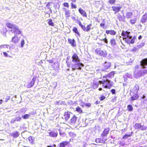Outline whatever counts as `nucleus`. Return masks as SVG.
<instances>
[{
  "instance_id": "f257e3e1",
  "label": "nucleus",
  "mask_w": 147,
  "mask_h": 147,
  "mask_svg": "<svg viewBox=\"0 0 147 147\" xmlns=\"http://www.w3.org/2000/svg\"><path fill=\"white\" fill-rule=\"evenodd\" d=\"M71 59L72 61L75 63L72 64L71 61L67 59L66 63L67 67H69L71 65V67L73 70L81 69V67L83 65L82 63L80 62V58L78 55L76 53H74L71 57Z\"/></svg>"
},
{
  "instance_id": "f03ea898",
  "label": "nucleus",
  "mask_w": 147,
  "mask_h": 147,
  "mask_svg": "<svg viewBox=\"0 0 147 147\" xmlns=\"http://www.w3.org/2000/svg\"><path fill=\"white\" fill-rule=\"evenodd\" d=\"M112 82H111L110 80L106 79H102L101 81H99V84H102L103 87L104 88L110 89L113 86Z\"/></svg>"
},
{
  "instance_id": "7ed1b4c3",
  "label": "nucleus",
  "mask_w": 147,
  "mask_h": 147,
  "mask_svg": "<svg viewBox=\"0 0 147 147\" xmlns=\"http://www.w3.org/2000/svg\"><path fill=\"white\" fill-rule=\"evenodd\" d=\"M95 52L96 54L104 57H106L107 56L106 51L102 50L100 48H97L95 50Z\"/></svg>"
},
{
  "instance_id": "20e7f679",
  "label": "nucleus",
  "mask_w": 147,
  "mask_h": 147,
  "mask_svg": "<svg viewBox=\"0 0 147 147\" xmlns=\"http://www.w3.org/2000/svg\"><path fill=\"white\" fill-rule=\"evenodd\" d=\"M78 24L79 26L81 27V28L83 30V31L85 32H89L91 29L93 28H91V26L92 25V24H89L88 25L86 26V28L84 25H83L81 23V22L79 20L78 21Z\"/></svg>"
},
{
  "instance_id": "39448f33",
  "label": "nucleus",
  "mask_w": 147,
  "mask_h": 147,
  "mask_svg": "<svg viewBox=\"0 0 147 147\" xmlns=\"http://www.w3.org/2000/svg\"><path fill=\"white\" fill-rule=\"evenodd\" d=\"M136 39V36H134L132 38V36L130 34L127 36V38L125 39V41L129 45L130 44H133L135 42Z\"/></svg>"
},
{
  "instance_id": "423d86ee",
  "label": "nucleus",
  "mask_w": 147,
  "mask_h": 147,
  "mask_svg": "<svg viewBox=\"0 0 147 147\" xmlns=\"http://www.w3.org/2000/svg\"><path fill=\"white\" fill-rule=\"evenodd\" d=\"M134 128L136 129L141 130V131H144L146 129L147 127L144 126L143 125H142L140 123H135L133 126Z\"/></svg>"
},
{
  "instance_id": "0eeeda50",
  "label": "nucleus",
  "mask_w": 147,
  "mask_h": 147,
  "mask_svg": "<svg viewBox=\"0 0 147 147\" xmlns=\"http://www.w3.org/2000/svg\"><path fill=\"white\" fill-rule=\"evenodd\" d=\"M12 33L16 34H20L22 33V32L20 29L19 27L16 25L10 30Z\"/></svg>"
},
{
  "instance_id": "6e6552de",
  "label": "nucleus",
  "mask_w": 147,
  "mask_h": 147,
  "mask_svg": "<svg viewBox=\"0 0 147 147\" xmlns=\"http://www.w3.org/2000/svg\"><path fill=\"white\" fill-rule=\"evenodd\" d=\"M12 33L16 34H20L22 33V32L20 29L19 27L16 25L10 30Z\"/></svg>"
},
{
  "instance_id": "1a4fd4ad",
  "label": "nucleus",
  "mask_w": 147,
  "mask_h": 147,
  "mask_svg": "<svg viewBox=\"0 0 147 147\" xmlns=\"http://www.w3.org/2000/svg\"><path fill=\"white\" fill-rule=\"evenodd\" d=\"M77 119L76 116L75 115H74L69 121V124L70 125L74 126L76 122Z\"/></svg>"
},
{
  "instance_id": "9d476101",
  "label": "nucleus",
  "mask_w": 147,
  "mask_h": 147,
  "mask_svg": "<svg viewBox=\"0 0 147 147\" xmlns=\"http://www.w3.org/2000/svg\"><path fill=\"white\" fill-rule=\"evenodd\" d=\"M70 113H71L69 111H67L65 112L62 117V119L65 120V121H67L70 117Z\"/></svg>"
},
{
  "instance_id": "9b49d317",
  "label": "nucleus",
  "mask_w": 147,
  "mask_h": 147,
  "mask_svg": "<svg viewBox=\"0 0 147 147\" xmlns=\"http://www.w3.org/2000/svg\"><path fill=\"white\" fill-rule=\"evenodd\" d=\"M110 129L109 127L105 128L101 134V136L102 137L107 136L109 131Z\"/></svg>"
},
{
  "instance_id": "f8f14e48",
  "label": "nucleus",
  "mask_w": 147,
  "mask_h": 147,
  "mask_svg": "<svg viewBox=\"0 0 147 147\" xmlns=\"http://www.w3.org/2000/svg\"><path fill=\"white\" fill-rule=\"evenodd\" d=\"M36 81V77H34L31 81L28 83L27 85V88H30L32 87L34 85V83Z\"/></svg>"
},
{
  "instance_id": "ddd939ff",
  "label": "nucleus",
  "mask_w": 147,
  "mask_h": 147,
  "mask_svg": "<svg viewBox=\"0 0 147 147\" xmlns=\"http://www.w3.org/2000/svg\"><path fill=\"white\" fill-rule=\"evenodd\" d=\"M147 22V12L142 17L140 22L143 24H144Z\"/></svg>"
},
{
  "instance_id": "4468645a",
  "label": "nucleus",
  "mask_w": 147,
  "mask_h": 147,
  "mask_svg": "<svg viewBox=\"0 0 147 147\" xmlns=\"http://www.w3.org/2000/svg\"><path fill=\"white\" fill-rule=\"evenodd\" d=\"M132 94L131 95V100H137L139 98V96L138 94V93H131Z\"/></svg>"
},
{
  "instance_id": "2eb2a0df",
  "label": "nucleus",
  "mask_w": 147,
  "mask_h": 147,
  "mask_svg": "<svg viewBox=\"0 0 147 147\" xmlns=\"http://www.w3.org/2000/svg\"><path fill=\"white\" fill-rule=\"evenodd\" d=\"M112 8L113 10L115 12L114 13H115L118 12L120 11L121 7L113 6H112Z\"/></svg>"
},
{
  "instance_id": "dca6fc26",
  "label": "nucleus",
  "mask_w": 147,
  "mask_h": 147,
  "mask_svg": "<svg viewBox=\"0 0 147 147\" xmlns=\"http://www.w3.org/2000/svg\"><path fill=\"white\" fill-rule=\"evenodd\" d=\"M140 65L143 68L146 67L145 66L147 65V58L143 59L140 61Z\"/></svg>"
},
{
  "instance_id": "f3484780",
  "label": "nucleus",
  "mask_w": 147,
  "mask_h": 147,
  "mask_svg": "<svg viewBox=\"0 0 147 147\" xmlns=\"http://www.w3.org/2000/svg\"><path fill=\"white\" fill-rule=\"evenodd\" d=\"M70 144V142L69 141H64L61 142L59 143V147H65V146Z\"/></svg>"
},
{
  "instance_id": "a211bd4d",
  "label": "nucleus",
  "mask_w": 147,
  "mask_h": 147,
  "mask_svg": "<svg viewBox=\"0 0 147 147\" xmlns=\"http://www.w3.org/2000/svg\"><path fill=\"white\" fill-rule=\"evenodd\" d=\"M115 74V73L114 71H111L109 73L107 74V75L103 76L102 77V78H107V77L109 78L113 77L114 76Z\"/></svg>"
},
{
  "instance_id": "6ab92c4d",
  "label": "nucleus",
  "mask_w": 147,
  "mask_h": 147,
  "mask_svg": "<svg viewBox=\"0 0 147 147\" xmlns=\"http://www.w3.org/2000/svg\"><path fill=\"white\" fill-rule=\"evenodd\" d=\"M130 32L127 31H123L121 33V35L123 36V39L127 38V36L130 34Z\"/></svg>"
},
{
  "instance_id": "aec40b11",
  "label": "nucleus",
  "mask_w": 147,
  "mask_h": 147,
  "mask_svg": "<svg viewBox=\"0 0 147 147\" xmlns=\"http://www.w3.org/2000/svg\"><path fill=\"white\" fill-rule=\"evenodd\" d=\"M78 10L80 13L83 16L86 18L87 17V15L86 12L81 8H79Z\"/></svg>"
},
{
  "instance_id": "412c9836",
  "label": "nucleus",
  "mask_w": 147,
  "mask_h": 147,
  "mask_svg": "<svg viewBox=\"0 0 147 147\" xmlns=\"http://www.w3.org/2000/svg\"><path fill=\"white\" fill-rule=\"evenodd\" d=\"M105 33L107 34H110L111 35H115L116 34V32L113 30H107L105 31Z\"/></svg>"
},
{
  "instance_id": "4be33fe9",
  "label": "nucleus",
  "mask_w": 147,
  "mask_h": 147,
  "mask_svg": "<svg viewBox=\"0 0 147 147\" xmlns=\"http://www.w3.org/2000/svg\"><path fill=\"white\" fill-rule=\"evenodd\" d=\"M68 41L71 45L73 47H75L76 46V42L75 40L73 39L69 38L68 39Z\"/></svg>"
},
{
  "instance_id": "5701e85b",
  "label": "nucleus",
  "mask_w": 147,
  "mask_h": 147,
  "mask_svg": "<svg viewBox=\"0 0 147 147\" xmlns=\"http://www.w3.org/2000/svg\"><path fill=\"white\" fill-rule=\"evenodd\" d=\"M63 9L65 11V16L66 18H68L70 16V11L69 10L65 8H63Z\"/></svg>"
},
{
  "instance_id": "b1692460",
  "label": "nucleus",
  "mask_w": 147,
  "mask_h": 147,
  "mask_svg": "<svg viewBox=\"0 0 147 147\" xmlns=\"http://www.w3.org/2000/svg\"><path fill=\"white\" fill-rule=\"evenodd\" d=\"M139 88V86L138 85H136L132 90L131 93H138Z\"/></svg>"
},
{
  "instance_id": "393cba45",
  "label": "nucleus",
  "mask_w": 147,
  "mask_h": 147,
  "mask_svg": "<svg viewBox=\"0 0 147 147\" xmlns=\"http://www.w3.org/2000/svg\"><path fill=\"white\" fill-rule=\"evenodd\" d=\"M71 2L70 3L71 7V9H76L77 8L76 5L74 4L73 3L76 2V0H71Z\"/></svg>"
},
{
  "instance_id": "a878e982",
  "label": "nucleus",
  "mask_w": 147,
  "mask_h": 147,
  "mask_svg": "<svg viewBox=\"0 0 147 147\" xmlns=\"http://www.w3.org/2000/svg\"><path fill=\"white\" fill-rule=\"evenodd\" d=\"M10 135L14 138H17L19 136V132L17 131L13 132Z\"/></svg>"
},
{
  "instance_id": "bb28decb",
  "label": "nucleus",
  "mask_w": 147,
  "mask_h": 147,
  "mask_svg": "<svg viewBox=\"0 0 147 147\" xmlns=\"http://www.w3.org/2000/svg\"><path fill=\"white\" fill-rule=\"evenodd\" d=\"M105 140L101 139L100 138H96L95 140L96 142L98 143H101L104 144L105 143Z\"/></svg>"
},
{
  "instance_id": "cd10ccee",
  "label": "nucleus",
  "mask_w": 147,
  "mask_h": 147,
  "mask_svg": "<svg viewBox=\"0 0 147 147\" xmlns=\"http://www.w3.org/2000/svg\"><path fill=\"white\" fill-rule=\"evenodd\" d=\"M110 43L111 45H115L116 44V39L114 38H111L110 40Z\"/></svg>"
},
{
  "instance_id": "c85d7f7f",
  "label": "nucleus",
  "mask_w": 147,
  "mask_h": 147,
  "mask_svg": "<svg viewBox=\"0 0 147 147\" xmlns=\"http://www.w3.org/2000/svg\"><path fill=\"white\" fill-rule=\"evenodd\" d=\"M19 40V38L16 36L13 37L11 41L14 43H16L18 42Z\"/></svg>"
},
{
  "instance_id": "c756f323",
  "label": "nucleus",
  "mask_w": 147,
  "mask_h": 147,
  "mask_svg": "<svg viewBox=\"0 0 147 147\" xmlns=\"http://www.w3.org/2000/svg\"><path fill=\"white\" fill-rule=\"evenodd\" d=\"M98 82L95 81L93 82L92 86V87L93 89H96L99 86Z\"/></svg>"
},
{
  "instance_id": "7c9ffc66",
  "label": "nucleus",
  "mask_w": 147,
  "mask_h": 147,
  "mask_svg": "<svg viewBox=\"0 0 147 147\" xmlns=\"http://www.w3.org/2000/svg\"><path fill=\"white\" fill-rule=\"evenodd\" d=\"M137 21V18H134L131 19L129 20V22L132 25L135 24Z\"/></svg>"
},
{
  "instance_id": "2f4dec72",
  "label": "nucleus",
  "mask_w": 147,
  "mask_h": 147,
  "mask_svg": "<svg viewBox=\"0 0 147 147\" xmlns=\"http://www.w3.org/2000/svg\"><path fill=\"white\" fill-rule=\"evenodd\" d=\"M103 66L105 69H108L111 66V63L109 62H105L104 63Z\"/></svg>"
},
{
  "instance_id": "473e14b6",
  "label": "nucleus",
  "mask_w": 147,
  "mask_h": 147,
  "mask_svg": "<svg viewBox=\"0 0 147 147\" xmlns=\"http://www.w3.org/2000/svg\"><path fill=\"white\" fill-rule=\"evenodd\" d=\"M6 25L8 28L11 29L12 28H14V27L16 25L10 23L8 22L6 24Z\"/></svg>"
},
{
  "instance_id": "72a5a7b5",
  "label": "nucleus",
  "mask_w": 147,
  "mask_h": 147,
  "mask_svg": "<svg viewBox=\"0 0 147 147\" xmlns=\"http://www.w3.org/2000/svg\"><path fill=\"white\" fill-rule=\"evenodd\" d=\"M72 31L75 33H76L78 36H80V34L79 32L77 27H74Z\"/></svg>"
},
{
  "instance_id": "f704fd0d",
  "label": "nucleus",
  "mask_w": 147,
  "mask_h": 147,
  "mask_svg": "<svg viewBox=\"0 0 147 147\" xmlns=\"http://www.w3.org/2000/svg\"><path fill=\"white\" fill-rule=\"evenodd\" d=\"M133 15V13L131 12H127L126 13V17L127 19L131 18Z\"/></svg>"
},
{
  "instance_id": "c9c22d12",
  "label": "nucleus",
  "mask_w": 147,
  "mask_h": 147,
  "mask_svg": "<svg viewBox=\"0 0 147 147\" xmlns=\"http://www.w3.org/2000/svg\"><path fill=\"white\" fill-rule=\"evenodd\" d=\"M49 136L52 137H56L57 136V133L53 131H51L49 133Z\"/></svg>"
},
{
  "instance_id": "e433bc0d",
  "label": "nucleus",
  "mask_w": 147,
  "mask_h": 147,
  "mask_svg": "<svg viewBox=\"0 0 147 147\" xmlns=\"http://www.w3.org/2000/svg\"><path fill=\"white\" fill-rule=\"evenodd\" d=\"M133 131H131V134H129L127 135V134H125L124 136H123L122 138L123 139H125L127 138L128 137H129L131 136L133 134Z\"/></svg>"
},
{
  "instance_id": "4c0bfd02",
  "label": "nucleus",
  "mask_w": 147,
  "mask_h": 147,
  "mask_svg": "<svg viewBox=\"0 0 147 147\" xmlns=\"http://www.w3.org/2000/svg\"><path fill=\"white\" fill-rule=\"evenodd\" d=\"M49 25L52 26H54V24L51 19H49L47 20Z\"/></svg>"
},
{
  "instance_id": "58836bf2",
  "label": "nucleus",
  "mask_w": 147,
  "mask_h": 147,
  "mask_svg": "<svg viewBox=\"0 0 147 147\" xmlns=\"http://www.w3.org/2000/svg\"><path fill=\"white\" fill-rule=\"evenodd\" d=\"M127 110L129 112L132 111L133 110L132 106L131 105H128L127 106Z\"/></svg>"
},
{
  "instance_id": "ea45409f",
  "label": "nucleus",
  "mask_w": 147,
  "mask_h": 147,
  "mask_svg": "<svg viewBox=\"0 0 147 147\" xmlns=\"http://www.w3.org/2000/svg\"><path fill=\"white\" fill-rule=\"evenodd\" d=\"M76 111L78 112H79L80 113H83V111L82 109L79 107H76Z\"/></svg>"
},
{
  "instance_id": "a19ab883",
  "label": "nucleus",
  "mask_w": 147,
  "mask_h": 147,
  "mask_svg": "<svg viewBox=\"0 0 147 147\" xmlns=\"http://www.w3.org/2000/svg\"><path fill=\"white\" fill-rule=\"evenodd\" d=\"M116 1V0H109L108 2L110 5L115 4Z\"/></svg>"
},
{
  "instance_id": "79ce46f5",
  "label": "nucleus",
  "mask_w": 147,
  "mask_h": 147,
  "mask_svg": "<svg viewBox=\"0 0 147 147\" xmlns=\"http://www.w3.org/2000/svg\"><path fill=\"white\" fill-rule=\"evenodd\" d=\"M118 19L120 21H122L123 20V17L120 14L117 16Z\"/></svg>"
},
{
  "instance_id": "37998d69",
  "label": "nucleus",
  "mask_w": 147,
  "mask_h": 147,
  "mask_svg": "<svg viewBox=\"0 0 147 147\" xmlns=\"http://www.w3.org/2000/svg\"><path fill=\"white\" fill-rule=\"evenodd\" d=\"M63 5L64 7H66L67 8H68L69 7V5L68 2H64L63 3Z\"/></svg>"
},
{
  "instance_id": "c03bdc74",
  "label": "nucleus",
  "mask_w": 147,
  "mask_h": 147,
  "mask_svg": "<svg viewBox=\"0 0 147 147\" xmlns=\"http://www.w3.org/2000/svg\"><path fill=\"white\" fill-rule=\"evenodd\" d=\"M9 46L8 45H0V47L1 48H8V47Z\"/></svg>"
},
{
  "instance_id": "a18cd8bd",
  "label": "nucleus",
  "mask_w": 147,
  "mask_h": 147,
  "mask_svg": "<svg viewBox=\"0 0 147 147\" xmlns=\"http://www.w3.org/2000/svg\"><path fill=\"white\" fill-rule=\"evenodd\" d=\"M29 117V114H26L22 116V117L24 119H26L28 118Z\"/></svg>"
},
{
  "instance_id": "49530a36",
  "label": "nucleus",
  "mask_w": 147,
  "mask_h": 147,
  "mask_svg": "<svg viewBox=\"0 0 147 147\" xmlns=\"http://www.w3.org/2000/svg\"><path fill=\"white\" fill-rule=\"evenodd\" d=\"M56 64V63H53V65H52L53 67V68L54 69H57L59 67L58 66L56 65H55Z\"/></svg>"
},
{
  "instance_id": "de8ad7c7",
  "label": "nucleus",
  "mask_w": 147,
  "mask_h": 147,
  "mask_svg": "<svg viewBox=\"0 0 147 147\" xmlns=\"http://www.w3.org/2000/svg\"><path fill=\"white\" fill-rule=\"evenodd\" d=\"M106 98V97L104 95H102L99 98V99L101 100L102 101L104 100Z\"/></svg>"
},
{
  "instance_id": "09e8293b",
  "label": "nucleus",
  "mask_w": 147,
  "mask_h": 147,
  "mask_svg": "<svg viewBox=\"0 0 147 147\" xmlns=\"http://www.w3.org/2000/svg\"><path fill=\"white\" fill-rule=\"evenodd\" d=\"M102 40L106 44H107L108 43V40L107 38V37H105V38L103 39Z\"/></svg>"
},
{
  "instance_id": "8fccbe9b",
  "label": "nucleus",
  "mask_w": 147,
  "mask_h": 147,
  "mask_svg": "<svg viewBox=\"0 0 147 147\" xmlns=\"http://www.w3.org/2000/svg\"><path fill=\"white\" fill-rule=\"evenodd\" d=\"M28 140L30 143H32L33 142V140L32 137L31 136H30L28 137Z\"/></svg>"
},
{
  "instance_id": "3c124183",
  "label": "nucleus",
  "mask_w": 147,
  "mask_h": 147,
  "mask_svg": "<svg viewBox=\"0 0 147 147\" xmlns=\"http://www.w3.org/2000/svg\"><path fill=\"white\" fill-rule=\"evenodd\" d=\"M111 92V93L113 94H115V89H113L111 90H110Z\"/></svg>"
},
{
  "instance_id": "603ef678",
  "label": "nucleus",
  "mask_w": 147,
  "mask_h": 147,
  "mask_svg": "<svg viewBox=\"0 0 147 147\" xmlns=\"http://www.w3.org/2000/svg\"><path fill=\"white\" fill-rule=\"evenodd\" d=\"M24 43L25 42L24 40V39L22 40L21 43V46L22 47H23Z\"/></svg>"
},
{
  "instance_id": "864d4df0",
  "label": "nucleus",
  "mask_w": 147,
  "mask_h": 147,
  "mask_svg": "<svg viewBox=\"0 0 147 147\" xmlns=\"http://www.w3.org/2000/svg\"><path fill=\"white\" fill-rule=\"evenodd\" d=\"M105 23H101L100 24V26L102 27L103 28H105Z\"/></svg>"
},
{
  "instance_id": "5fc2aeb1",
  "label": "nucleus",
  "mask_w": 147,
  "mask_h": 147,
  "mask_svg": "<svg viewBox=\"0 0 147 147\" xmlns=\"http://www.w3.org/2000/svg\"><path fill=\"white\" fill-rule=\"evenodd\" d=\"M10 96H7V98H6L5 102H7L10 99Z\"/></svg>"
},
{
  "instance_id": "6e6d98bb",
  "label": "nucleus",
  "mask_w": 147,
  "mask_h": 147,
  "mask_svg": "<svg viewBox=\"0 0 147 147\" xmlns=\"http://www.w3.org/2000/svg\"><path fill=\"white\" fill-rule=\"evenodd\" d=\"M3 53L4 56H5V57H7L8 56V54L6 52H3Z\"/></svg>"
},
{
  "instance_id": "4d7b16f0",
  "label": "nucleus",
  "mask_w": 147,
  "mask_h": 147,
  "mask_svg": "<svg viewBox=\"0 0 147 147\" xmlns=\"http://www.w3.org/2000/svg\"><path fill=\"white\" fill-rule=\"evenodd\" d=\"M16 121H20L21 120V117H17L16 118Z\"/></svg>"
},
{
  "instance_id": "13d9d810",
  "label": "nucleus",
  "mask_w": 147,
  "mask_h": 147,
  "mask_svg": "<svg viewBox=\"0 0 147 147\" xmlns=\"http://www.w3.org/2000/svg\"><path fill=\"white\" fill-rule=\"evenodd\" d=\"M72 19L74 20H76V18L75 16H72Z\"/></svg>"
},
{
  "instance_id": "bf43d9fd",
  "label": "nucleus",
  "mask_w": 147,
  "mask_h": 147,
  "mask_svg": "<svg viewBox=\"0 0 147 147\" xmlns=\"http://www.w3.org/2000/svg\"><path fill=\"white\" fill-rule=\"evenodd\" d=\"M85 105L87 106L90 107L91 106V105L90 103H89L86 104Z\"/></svg>"
},
{
  "instance_id": "052dcab7",
  "label": "nucleus",
  "mask_w": 147,
  "mask_h": 147,
  "mask_svg": "<svg viewBox=\"0 0 147 147\" xmlns=\"http://www.w3.org/2000/svg\"><path fill=\"white\" fill-rule=\"evenodd\" d=\"M49 63H53V61L52 60H48L47 61Z\"/></svg>"
},
{
  "instance_id": "680f3d73",
  "label": "nucleus",
  "mask_w": 147,
  "mask_h": 147,
  "mask_svg": "<svg viewBox=\"0 0 147 147\" xmlns=\"http://www.w3.org/2000/svg\"><path fill=\"white\" fill-rule=\"evenodd\" d=\"M16 121V120H13L11 121V123H13L15 122Z\"/></svg>"
},
{
  "instance_id": "e2e57ef3",
  "label": "nucleus",
  "mask_w": 147,
  "mask_h": 147,
  "mask_svg": "<svg viewBox=\"0 0 147 147\" xmlns=\"http://www.w3.org/2000/svg\"><path fill=\"white\" fill-rule=\"evenodd\" d=\"M100 103V102L98 101V100H96L95 102V104H98Z\"/></svg>"
},
{
  "instance_id": "0e129e2a",
  "label": "nucleus",
  "mask_w": 147,
  "mask_h": 147,
  "mask_svg": "<svg viewBox=\"0 0 147 147\" xmlns=\"http://www.w3.org/2000/svg\"><path fill=\"white\" fill-rule=\"evenodd\" d=\"M50 6V5L49 4V2L47 5H46V6L47 7H49V6Z\"/></svg>"
},
{
  "instance_id": "69168bd1",
  "label": "nucleus",
  "mask_w": 147,
  "mask_h": 147,
  "mask_svg": "<svg viewBox=\"0 0 147 147\" xmlns=\"http://www.w3.org/2000/svg\"><path fill=\"white\" fill-rule=\"evenodd\" d=\"M142 38V36L141 35H140L138 37V39L139 40H140V39H141Z\"/></svg>"
},
{
  "instance_id": "338daca9",
  "label": "nucleus",
  "mask_w": 147,
  "mask_h": 147,
  "mask_svg": "<svg viewBox=\"0 0 147 147\" xmlns=\"http://www.w3.org/2000/svg\"><path fill=\"white\" fill-rule=\"evenodd\" d=\"M3 100L1 99L0 100V105L1 104L3 103Z\"/></svg>"
},
{
  "instance_id": "774afa93",
  "label": "nucleus",
  "mask_w": 147,
  "mask_h": 147,
  "mask_svg": "<svg viewBox=\"0 0 147 147\" xmlns=\"http://www.w3.org/2000/svg\"><path fill=\"white\" fill-rule=\"evenodd\" d=\"M46 147H53V146L51 145H47V146Z\"/></svg>"
}]
</instances>
